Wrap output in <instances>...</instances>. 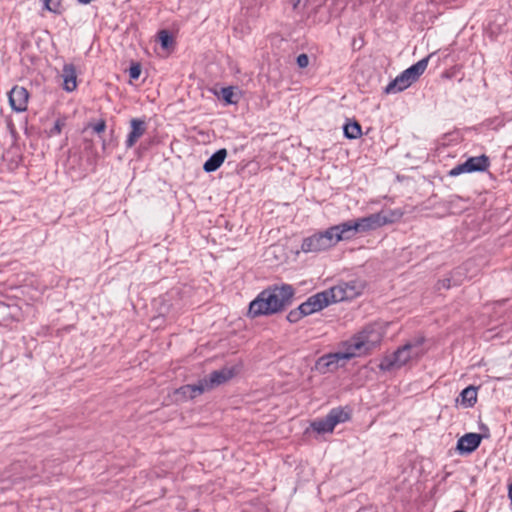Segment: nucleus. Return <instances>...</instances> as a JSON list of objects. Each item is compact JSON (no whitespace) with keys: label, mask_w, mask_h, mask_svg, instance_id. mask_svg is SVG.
Instances as JSON below:
<instances>
[{"label":"nucleus","mask_w":512,"mask_h":512,"mask_svg":"<svg viewBox=\"0 0 512 512\" xmlns=\"http://www.w3.org/2000/svg\"><path fill=\"white\" fill-rule=\"evenodd\" d=\"M490 166V160L486 155L475 156L468 158L464 163L459 164L452 168L448 175L456 177L463 173L483 172Z\"/></svg>","instance_id":"obj_8"},{"label":"nucleus","mask_w":512,"mask_h":512,"mask_svg":"<svg viewBox=\"0 0 512 512\" xmlns=\"http://www.w3.org/2000/svg\"><path fill=\"white\" fill-rule=\"evenodd\" d=\"M327 416L335 427L339 423H343L349 419V414L345 412L342 408H334L332 409Z\"/></svg>","instance_id":"obj_20"},{"label":"nucleus","mask_w":512,"mask_h":512,"mask_svg":"<svg viewBox=\"0 0 512 512\" xmlns=\"http://www.w3.org/2000/svg\"><path fill=\"white\" fill-rule=\"evenodd\" d=\"M297 65L300 67V68H306L308 65H309V57L307 54H300L298 55L297 57Z\"/></svg>","instance_id":"obj_28"},{"label":"nucleus","mask_w":512,"mask_h":512,"mask_svg":"<svg viewBox=\"0 0 512 512\" xmlns=\"http://www.w3.org/2000/svg\"><path fill=\"white\" fill-rule=\"evenodd\" d=\"M512 495V481L508 484V496Z\"/></svg>","instance_id":"obj_32"},{"label":"nucleus","mask_w":512,"mask_h":512,"mask_svg":"<svg viewBox=\"0 0 512 512\" xmlns=\"http://www.w3.org/2000/svg\"><path fill=\"white\" fill-rule=\"evenodd\" d=\"M364 289L362 281L353 279L350 281H341L330 289L325 290L328 294L330 303L348 301L358 297Z\"/></svg>","instance_id":"obj_7"},{"label":"nucleus","mask_w":512,"mask_h":512,"mask_svg":"<svg viewBox=\"0 0 512 512\" xmlns=\"http://www.w3.org/2000/svg\"><path fill=\"white\" fill-rule=\"evenodd\" d=\"M131 131L129 132L125 141L126 148H131L135 145L138 139L145 132V122L138 118H133L130 121Z\"/></svg>","instance_id":"obj_14"},{"label":"nucleus","mask_w":512,"mask_h":512,"mask_svg":"<svg viewBox=\"0 0 512 512\" xmlns=\"http://www.w3.org/2000/svg\"><path fill=\"white\" fill-rule=\"evenodd\" d=\"M221 95L227 104H234L236 100L233 99L234 91L233 87H224L221 89Z\"/></svg>","instance_id":"obj_25"},{"label":"nucleus","mask_w":512,"mask_h":512,"mask_svg":"<svg viewBox=\"0 0 512 512\" xmlns=\"http://www.w3.org/2000/svg\"><path fill=\"white\" fill-rule=\"evenodd\" d=\"M13 314L11 312V307L3 302H0V325L6 324L10 319H12Z\"/></svg>","instance_id":"obj_22"},{"label":"nucleus","mask_w":512,"mask_h":512,"mask_svg":"<svg viewBox=\"0 0 512 512\" xmlns=\"http://www.w3.org/2000/svg\"><path fill=\"white\" fill-rule=\"evenodd\" d=\"M205 392L201 380L197 384H189L181 386L175 391L177 401H187L196 398Z\"/></svg>","instance_id":"obj_12"},{"label":"nucleus","mask_w":512,"mask_h":512,"mask_svg":"<svg viewBox=\"0 0 512 512\" xmlns=\"http://www.w3.org/2000/svg\"><path fill=\"white\" fill-rule=\"evenodd\" d=\"M304 316H306V315L304 314V312H302L301 306L299 305V307L297 309L291 310L288 313L287 320L291 323H296Z\"/></svg>","instance_id":"obj_24"},{"label":"nucleus","mask_w":512,"mask_h":512,"mask_svg":"<svg viewBox=\"0 0 512 512\" xmlns=\"http://www.w3.org/2000/svg\"><path fill=\"white\" fill-rule=\"evenodd\" d=\"M344 134L349 139H357L362 135L361 125L354 121L344 126Z\"/></svg>","instance_id":"obj_21"},{"label":"nucleus","mask_w":512,"mask_h":512,"mask_svg":"<svg viewBox=\"0 0 512 512\" xmlns=\"http://www.w3.org/2000/svg\"><path fill=\"white\" fill-rule=\"evenodd\" d=\"M227 150L225 148L216 151L203 165L206 172L216 171L225 161Z\"/></svg>","instance_id":"obj_16"},{"label":"nucleus","mask_w":512,"mask_h":512,"mask_svg":"<svg viewBox=\"0 0 512 512\" xmlns=\"http://www.w3.org/2000/svg\"><path fill=\"white\" fill-rule=\"evenodd\" d=\"M176 47V40L167 30H162V57L170 55Z\"/></svg>","instance_id":"obj_17"},{"label":"nucleus","mask_w":512,"mask_h":512,"mask_svg":"<svg viewBox=\"0 0 512 512\" xmlns=\"http://www.w3.org/2000/svg\"><path fill=\"white\" fill-rule=\"evenodd\" d=\"M430 56L421 59L414 65L404 70L392 82H390L385 91L386 93L401 92L416 82L425 72L428 66Z\"/></svg>","instance_id":"obj_6"},{"label":"nucleus","mask_w":512,"mask_h":512,"mask_svg":"<svg viewBox=\"0 0 512 512\" xmlns=\"http://www.w3.org/2000/svg\"><path fill=\"white\" fill-rule=\"evenodd\" d=\"M330 300L328 298V294L326 291H322L310 296L305 302L300 304L302 312L306 316L311 315L313 313L319 312L328 305H330Z\"/></svg>","instance_id":"obj_10"},{"label":"nucleus","mask_w":512,"mask_h":512,"mask_svg":"<svg viewBox=\"0 0 512 512\" xmlns=\"http://www.w3.org/2000/svg\"><path fill=\"white\" fill-rule=\"evenodd\" d=\"M294 296V288L289 284L273 285L261 291L249 304L248 315L256 318L282 311Z\"/></svg>","instance_id":"obj_2"},{"label":"nucleus","mask_w":512,"mask_h":512,"mask_svg":"<svg viewBox=\"0 0 512 512\" xmlns=\"http://www.w3.org/2000/svg\"><path fill=\"white\" fill-rule=\"evenodd\" d=\"M237 373L238 370L236 367H224L220 370L213 371L208 378L202 379L201 383L203 387H205V391H208L228 382L236 376Z\"/></svg>","instance_id":"obj_9"},{"label":"nucleus","mask_w":512,"mask_h":512,"mask_svg":"<svg viewBox=\"0 0 512 512\" xmlns=\"http://www.w3.org/2000/svg\"><path fill=\"white\" fill-rule=\"evenodd\" d=\"M80 4H84V5H87V4H90L91 2H93L94 0H77Z\"/></svg>","instance_id":"obj_30"},{"label":"nucleus","mask_w":512,"mask_h":512,"mask_svg":"<svg viewBox=\"0 0 512 512\" xmlns=\"http://www.w3.org/2000/svg\"><path fill=\"white\" fill-rule=\"evenodd\" d=\"M342 241H347V237H345L341 223H339L304 238L301 243V251L304 253H320L333 248Z\"/></svg>","instance_id":"obj_4"},{"label":"nucleus","mask_w":512,"mask_h":512,"mask_svg":"<svg viewBox=\"0 0 512 512\" xmlns=\"http://www.w3.org/2000/svg\"><path fill=\"white\" fill-rule=\"evenodd\" d=\"M482 440V436L477 433H467L457 442V449L462 453H471L475 451Z\"/></svg>","instance_id":"obj_13"},{"label":"nucleus","mask_w":512,"mask_h":512,"mask_svg":"<svg viewBox=\"0 0 512 512\" xmlns=\"http://www.w3.org/2000/svg\"><path fill=\"white\" fill-rule=\"evenodd\" d=\"M403 216L404 211L399 208L383 209L377 213L341 222V227L345 237H347V241H349L354 239L358 233H367L385 225L396 223Z\"/></svg>","instance_id":"obj_3"},{"label":"nucleus","mask_w":512,"mask_h":512,"mask_svg":"<svg viewBox=\"0 0 512 512\" xmlns=\"http://www.w3.org/2000/svg\"><path fill=\"white\" fill-rule=\"evenodd\" d=\"M64 123L61 120H57L51 129V134H60Z\"/></svg>","instance_id":"obj_29"},{"label":"nucleus","mask_w":512,"mask_h":512,"mask_svg":"<svg viewBox=\"0 0 512 512\" xmlns=\"http://www.w3.org/2000/svg\"><path fill=\"white\" fill-rule=\"evenodd\" d=\"M140 74H141L140 64H138V63L132 64L129 69V77L133 80H136L139 78Z\"/></svg>","instance_id":"obj_27"},{"label":"nucleus","mask_w":512,"mask_h":512,"mask_svg":"<svg viewBox=\"0 0 512 512\" xmlns=\"http://www.w3.org/2000/svg\"><path fill=\"white\" fill-rule=\"evenodd\" d=\"M87 128H90L93 130V132L100 134L105 131L106 129V122L104 119H100L96 123H89L87 125Z\"/></svg>","instance_id":"obj_26"},{"label":"nucleus","mask_w":512,"mask_h":512,"mask_svg":"<svg viewBox=\"0 0 512 512\" xmlns=\"http://www.w3.org/2000/svg\"><path fill=\"white\" fill-rule=\"evenodd\" d=\"M384 331L378 324L366 326L344 343L345 350L320 357L316 368L321 373L333 372L348 360L370 354L383 339Z\"/></svg>","instance_id":"obj_1"},{"label":"nucleus","mask_w":512,"mask_h":512,"mask_svg":"<svg viewBox=\"0 0 512 512\" xmlns=\"http://www.w3.org/2000/svg\"><path fill=\"white\" fill-rule=\"evenodd\" d=\"M509 499H510V501H511V506H512V495H511V496H509Z\"/></svg>","instance_id":"obj_34"},{"label":"nucleus","mask_w":512,"mask_h":512,"mask_svg":"<svg viewBox=\"0 0 512 512\" xmlns=\"http://www.w3.org/2000/svg\"><path fill=\"white\" fill-rule=\"evenodd\" d=\"M63 89L72 92L77 87L76 68L73 64H65L62 70Z\"/></svg>","instance_id":"obj_15"},{"label":"nucleus","mask_w":512,"mask_h":512,"mask_svg":"<svg viewBox=\"0 0 512 512\" xmlns=\"http://www.w3.org/2000/svg\"><path fill=\"white\" fill-rule=\"evenodd\" d=\"M61 0H45L44 8L55 14L60 13Z\"/></svg>","instance_id":"obj_23"},{"label":"nucleus","mask_w":512,"mask_h":512,"mask_svg":"<svg viewBox=\"0 0 512 512\" xmlns=\"http://www.w3.org/2000/svg\"><path fill=\"white\" fill-rule=\"evenodd\" d=\"M8 98L13 111L17 113L26 111L29 99L27 89L20 86H14L8 94Z\"/></svg>","instance_id":"obj_11"},{"label":"nucleus","mask_w":512,"mask_h":512,"mask_svg":"<svg viewBox=\"0 0 512 512\" xmlns=\"http://www.w3.org/2000/svg\"><path fill=\"white\" fill-rule=\"evenodd\" d=\"M460 397L463 404L472 407L477 402V390L473 386L466 387L462 390Z\"/></svg>","instance_id":"obj_19"},{"label":"nucleus","mask_w":512,"mask_h":512,"mask_svg":"<svg viewBox=\"0 0 512 512\" xmlns=\"http://www.w3.org/2000/svg\"><path fill=\"white\" fill-rule=\"evenodd\" d=\"M155 42H160V30L154 35Z\"/></svg>","instance_id":"obj_31"},{"label":"nucleus","mask_w":512,"mask_h":512,"mask_svg":"<svg viewBox=\"0 0 512 512\" xmlns=\"http://www.w3.org/2000/svg\"><path fill=\"white\" fill-rule=\"evenodd\" d=\"M300 0H294L293 7L296 8L299 4Z\"/></svg>","instance_id":"obj_33"},{"label":"nucleus","mask_w":512,"mask_h":512,"mask_svg":"<svg viewBox=\"0 0 512 512\" xmlns=\"http://www.w3.org/2000/svg\"><path fill=\"white\" fill-rule=\"evenodd\" d=\"M311 428L317 433H331L334 430V426L326 415L325 418L316 419L311 423Z\"/></svg>","instance_id":"obj_18"},{"label":"nucleus","mask_w":512,"mask_h":512,"mask_svg":"<svg viewBox=\"0 0 512 512\" xmlns=\"http://www.w3.org/2000/svg\"><path fill=\"white\" fill-rule=\"evenodd\" d=\"M423 343L424 338H418L414 342L406 343L399 347L392 354L382 358L379 369L382 371H391L403 367L414 359H419L424 354V350L422 349Z\"/></svg>","instance_id":"obj_5"}]
</instances>
